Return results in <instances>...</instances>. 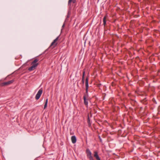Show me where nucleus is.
<instances>
[{
    "instance_id": "1",
    "label": "nucleus",
    "mask_w": 160,
    "mask_h": 160,
    "mask_svg": "<svg viewBox=\"0 0 160 160\" xmlns=\"http://www.w3.org/2000/svg\"><path fill=\"white\" fill-rule=\"evenodd\" d=\"M86 153L88 158L89 160H94L92 156V153L89 149H87L86 150Z\"/></svg>"
},
{
    "instance_id": "2",
    "label": "nucleus",
    "mask_w": 160,
    "mask_h": 160,
    "mask_svg": "<svg viewBox=\"0 0 160 160\" xmlns=\"http://www.w3.org/2000/svg\"><path fill=\"white\" fill-rule=\"evenodd\" d=\"M42 89H39L35 96V99L36 100H38L39 98L42 94Z\"/></svg>"
},
{
    "instance_id": "3",
    "label": "nucleus",
    "mask_w": 160,
    "mask_h": 160,
    "mask_svg": "<svg viewBox=\"0 0 160 160\" xmlns=\"http://www.w3.org/2000/svg\"><path fill=\"white\" fill-rule=\"evenodd\" d=\"M59 38V36L57 37L55 40H54L53 42L50 45V47H52V48H54L57 44L56 42L58 40Z\"/></svg>"
},
{
    "instance_id": "4",
    "label": "nucleus",
    "mask_w": 160,
    "mask_h": 160,
    "mask_svg": "<svg viewBox=\"0 0 160 160\" xmlns=\"http://www.w3.org/2000/svg\"><path fill=\"white\" fill-rule=\"evenodd\" d=\"M13 81H9L7 82L2 83L1 84V86H4L8 85L12 83L13 82Z\"/></svg>"
},
{
    "instance_id": "5",
    "label": "nucleus",
    "mask_w": 160,
    "mask_h": 160,
    "mask_svg": "<svg viewBox=\"0 0 160 160\" xmlns=\"http://www.w3.org/2000/svg\"><path fill=\"white\" fill-rule=\"evenodd\" d=\"M38 65V64H32V66L29 68L28 70L30 71H31L34 70Z\"/></svg>"
},
{
    "instance_id": "6",
    "label": "nucleus",
    "mask_w": 160,
    "mask_h": 160,
    "mask_svg": "<svg viewBox=\"0 0 160 160\" xmlns=\"http://www.w3.org/2000/svg\"><path fill=\"white\" fill-rule=\"evenodd\" d=\"M84 103L86 106L88 105V99H86V95L85 94L83 96Z\"/></svg>"
},
{
    "instance_id": "7",
    "label": "nucleus",
    "mask_w": 160,
    "mask_h": 160,
    "mask_svg": "<svg viewBox=\"0 0 160 160\" xmlns=\"http://www.w3.org/2000/svg\"><path fill=\"white\" fill-rule=\"evenodd\" d=\"M86 91V93L88 94V81H85Z\"/></svg>"
},
{
    "instance_id": "8",
    "label": "nucleus",
    "mask_w": 160,
    "mask_h": 160,
    "mask_svg": "<svg viewBox=\"0 0 160 160\" xmlns=\"http://www.w3.org/2000/svg\"><path fill=\"white\" fill-rule=\"evenodd\" d=\"M71 139L72 142L74 144L76 142L77 139L75 136H72Z\"/></svg>"
},
{
    "instance_id": "9",
    "label": "nucleus",
    "mask_w": 160,
    "mask_h": 160,
    "mask_svg": "<svg viewBox=\"0 0 160 160\" xmlns=\"http://www.w3.org/2000/svg\"><path fill=\"white\" fill-rule=\"evenodd\" d=\"M94 156L96 158L97 160H100V158L99 157L98 153L97 152H94Z\"/></svg>"
},
{
    "instance_id": "10",
    "label": "nucleus",
    "mask_w": 160,
    "mask_h": 160,
    "mask_svg": "<svg viewBox=\"0 0 160 160\" xmlns=\"http://www.w3.org/2000/svg\"><path fill=\"white\" fill-rule=\"evenodd\" d=\"M75 2L76 0H69L68 2V5L70 6L72 2L74 3Z\"/></svg>"
},
{
    "instance_id": "11",
    "label": "nucleus",
    "mask_w": 160,
    "mask_h": 160,
    "mask_svg": "<svg viewBox=\"0 0 160 160\" xmlns=\"http://www.w3.org/2000/svg\"><path fill=\"white\" fill-rule=\"evenodd\" d=\"M48 98H47L46 100V101H45V104H44V108L45 109L47 107V104H48Z\"/></svg>"
},
{
    "instance_id": "12",
    "label": "nucleus",
    "mask_w": 160,
    "mask_h": 160,
    "mask_svg": "<svg viewBox=\"0 0 160 160\" xmlns=\"http://www.w3.org/2000/svg\"><path fill=\"white\" fill-rule=\"evenodd\" d=\"M90 118H89V114H88L87 122H88V124L89 126H90L91 125V124L90 123Z\"/></svg>"
},
{
    "instance_id": "13",
    "label": "nucleus",
    "mask_w": 160,
    "mask_h": 160,
    "mask_svg": "<svg viewBox=\"0 0 160 160\" xmlns=\"http://www.w3.org/2000/svg\"><path fill=\"white\" fill-rule=\"evenodd\" d=\"M38 60L37 59H35L32 62V64H38L37 63H36L38 61Z\"/></svg>"
},
{
    "instance_id": "14",
    "label": "nucleus",
    "mask_w": 160,
    "mask_h": 160,
    "mask_svg": "<svg viewBox=\"0 0 160 160\" xmlns=\"http://www.w3.org/2000/svg\"><path fill=\"white\" fill-rule=\"evenodd\" d=\"M103 24L105 25L106 23V17H104L103 18Z\"/></svg>"
},
{
    "instance_id": "15",
    "label": "nucleus",
    "mask_w": 160,
    "mask_h": 160,
    "mask_svg": "<svg viewBox=\"0 0 160 160\" xmlns=\"http://www.w3.org/2000/svg\"><path fill=\"white\" fill-rule=\"evenodd\" d=\"M84 74H85V72L83 71V74H82V80H84Z\"/></svg>"
},
{
    "instance_id": "16",
    "label": "nucleus",
    "mask_w": 160,
    "mask_h": 160,
    "mask_svg": "<svg viewBox=\"0 0 160 160\" xmlns=\"http://www.w3.org/2000/svg\"><path fill=\"white\" fill-rule=\"evenodd\" d=\"M101 85V83H99L98 84H97V85L98 87H99Z\"/></svg>"
},
{
    "instance_id": "17",
    "label": "nucleus",
    "mask_w": 160,
    "mask_h": 160,
    "mask_svg": "<svg viewBox=\"0 0 160 160\" xmlns=\"http://www.w3.org/2000/svg\"><path fill=\"white\" fill-rule=\"evenodd\" d=\"M99 139H100V141H102V139H101V138H100V136H99Z\"/></svg>"
},
{
    "instance_id": "18",
    "label": "nucleus",
    "mask_w": 160,
    "mask_h": 160,
    "mask_svg": "<svg viewBox=\"0 0 160 160\" xmlns=\"http://www.w3.org/2000/svg\"><path fill=\"white\" fill-rule=\"evenodd\" d=\"M64 27V24H63L62 26V28H63Z\"/></svg>"
},
{
    "instance_id": "19",
    "label": "nucleus",
    "mask_w": 160,
    "mask_h": 160,
    "mask_svg": "<svg viewBox=\"0 0 160 160\" xmlns=\"http://www.w3.org/2000/svg\"><path fill=\"white\" fill-rule=\"evenodd\" d=\"M82 81V82L83 83H84V81L83 80V81Z\"/></svg>"
},
{
    "instance_id": "20",
    "label": "nucleus",
    "mask_w": 160,
    "mask_h": 160,
    "mask_svg": "<svg viewBox=\"0 0 160 160\" xmlns=\"http://www.w3.org/2000/svg\"><path fill=\"white\" fill-rule=\"evenodd\" d=\"M88 79V78H87L85 80H87Z\"/></svg>"
},
{
    "instance_id": "21",
    "label": "nucleus",
    "mask_w": 160,
    "mask_h": 160,
    "mask_svg": "<svg viewBox=\"0 0 160 160\" xmlns=\"http://www.w3.org/2000/svg\"><path fill=\"white\" fill-rule=\"evenodd\" d=\"M131 81H130V85H132V84L131 83Z\"/></svg>"
}]
</instances>
